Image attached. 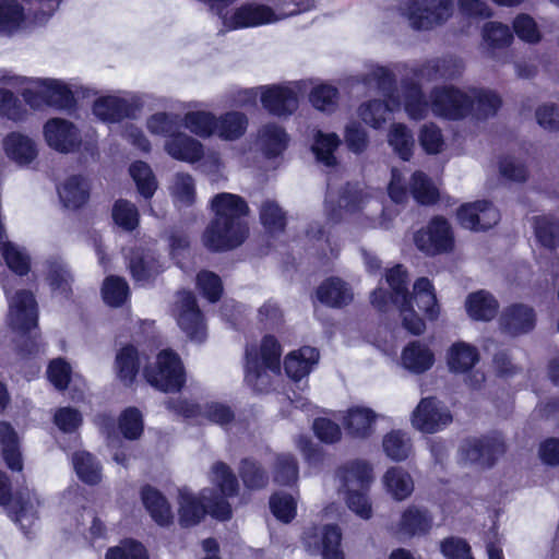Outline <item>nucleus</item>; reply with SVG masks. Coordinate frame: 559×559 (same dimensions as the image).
<instances>
[{
  "mask_svg": "<svg viewBox=\"0 0 559 559\" xmlns=\"http://www.w3.org/2000/svg\"><path fill=\"white\" fill-rule=\"evenodd\" d=\"M173 314L180 330L191 341L201 343L206 338V324L191 293L182 292L177 295Z\"/></svg>",
  "mask_w": 559,
  "mask_h": 559,
  "instance_id": "15",
  "label": "nucleus"
},
{
  "mask_svg": "<svg viewBox=\"0 0 559 559\" xmlns=\"http://www.w3.org/2000/svg\"><path fill=\"white\" fill-rule=\"evenodd\" d=\"M288 134L277 123L263 124L258 131L257 145L267 158L281 155L288 145Z\"/></svg>",
  "mask_w": 559,
  "mask_h": 559,
  "instance_id": "37",
  "label": "nucleus"
},
{
  "mask_svg": "<svg viewBox=\"0 0 559 559\" xmlns=\"http://www.w3.org/2000/svg\"><path fill=\"white\" fill-rule=\"evenodd\" d=\"M340 143L341 141L336 133H325L321 130H317L313 133L311 151L318 162L328 167H331L336 163L334 153L337 150Z\"/></svg>",
  "mask_w": 559,
  "mask_h": 559,
  "instance_id": "47",
  "label": "nucleus"
},
{
  "mask_svg": "<svg viewBox=\"0 0 559 559\" xmlns=\"http://www.w3.org/2000/svg\"><path fill=\"white\" fill-rule=\"evenodd\" d=\"M436 357L432 348L421 342L413 341L402 350L401 365L407 371L421 374L432 368Z\"/></svg>",
  "mask_w": 559,
  "mask_h": 559,
  "instance_id": "33",
  "label": "nucleus"
},
{
  "mask_svg": "<svg viewBox=\"0 0 559 559\" xmlns=\"http://www.w3.org/2000/svg\"><path fill=\"white\" fill-rule=\"evenodd\" d=\"M382 448L388 457L393 461H404L412 452L411 439L406 432L392 430L382 440Z\"/></svg>",
  "mask_w": 559,
  "mask_h": 559,
  "instance_id": "52",
  "label": "nucleus"
},
{
  "mask_svg": "<svg viewBox=\"0 0 559 559\" xmlns=\"http://www.w3.org/2000/svg\"><path fill=\"white\" fill-rule=\"evenodd\" d=\"M381 485L384 492L396 502L407 500L415 490L413 476L402 466L389 467L381 477Z\"/></svg>",
  "mask_w": 559,
  "mask_h": 559,
  "instance_id": "30",
  "label": "nucleus"
},
{
  "mask_svg": "<svg viewBox=\"0 0 559 559\" xmlns=\"http://www.w3.org/2000/svg\"><path fill=\"white\" fill-rule=\"evenodd\" d=\"M379 415L365 405H353L340 412L338 419L346 433L354 439H368L374 432Z\"/></svg>",
  "mask_w": 559,
  "mask_h": 559,
  "instance_id": "25",
  "label": "nucleus"
},
{
  "mask_svg": "<svg viewBox=\"0 0 559 559\" xmlns=\"http://www.w3.org/2000/svg\"><path fill=\"white\" fill-rule=\"evenodd\" d=\"M385 281L391 294L382 288L371 293L370 301L379 310H385L390 302L399 307L402 325L414 335L426 331L425 319L436 321L440 316V305L437 299L433 284L427 277H419L413 285L411 294L407 293V272L397 264L385 272Z\"/></svg>",
  "mask_w": 559,
  "mask_h": 559,
  "instance_id": "1",
  "label": "nucleus"
},
{
  "mask_svg": "<svg viewBox=\"0 0 559 559\" xmlns=\"http://www.w3.org/2000/svg\"><path fill=\"white\" fill-rule=\"evenodd\" d=\"M535 323L536 313L533 307L521 302L506 307L499 317L500 330L510 336L531 332Z\"/></svg>",
  "mask_w": 559,
  "mask_h": 559,
  "instance_id": "27",
  "label": "nucleus"
},
{
  "mask_svg": "<svg viewBox=\"0 0 559 559\" xmlns=\"http://www.w3.org/2000/svg\"><path fill=\"white\" fill-rule=\"evenodd\" d=\"M141 499L146 511L158 525L167 526L173 522L171 507L167 498L156 488L151 486L143 487Z\"/></svg>",
  "mask_w": 559,
  "mask_h": 559,
  "instance_id": "39",
  "label": "nucleus"
},
{
  "mask_svg": "<svg viewBox=\"0 0 559 559\" xmlns=\"http://www.w3.org/2000/svg\"><path fill=\"white\" fill-rule=\"evenodd\" d=\"M1 257L5 265L17 275H25L31 269V257L27 250L13 242L5 240L0 247Z\"/></svg>",
  "mask_w": 559,
  "mask_h": 559,
  "instance_id": "48",
  "label": "nucleus"
},
{
  "mask_svg": "<svg viewBox=\"0 0 559 559\" xmlns=\"http://www.w3.org/2000/svg\"><path fill=\"white\" fill-rule=\"evenodd\" d=\"M118 428L127 440L139 439L144 430L143 415L136 407H127L118 417Z\"/></svg>",
  "mask_w": 559,
  "mask_h": 559,
  "instance_id": "59",
  "label": "nucleus"
},
{
  "mask_svg": "<svg viewBox=\"0 0 559 559\" xmlns=\"http://www.w3.org/2000/svg\"><path fill=\"white\" fill-rule=\"evenodd\" d=\"M167 407L175 414L181 415L185 418L194 419L200 424L204 420H209L224 426L234 418L231 409L217 402L205 403L201 406L186 400L176 399L169 401Z\"/></svg>",
  "mask_w": 559,
  "mask_h": 559,
  "instance_id": "20",
  "label": "nucleus"
},
{
  "mask_svg": "<svg viewBox=\"0 0 559 559\" xmlns=\"http://www.w3.org/2000/svg\"><path fill=\"white\" fill-rule=\"evenodd\" d=\"M411 192L414 199L421 204H431L439 197L437 186L420 171H416L412 176Z\"/></svg>",
  "mask_w": 559,
  "mask_h": 559,
  "instance_id": "62",
  "label": "nucleus"
},
{
  "mask_svg": "<svg viewBox=\"0 0 559 559\" xmlns=\"http://www.w3.org/2000/svg\"><path fill=\"white\" fill-rule=\"evenodd\" d=\"M130 272L136 282L145 283L162 270V264L156 260L151 249H138L129 262Z\"/></svg>",
  "mask_w": 559,
  "mask_h": 559,
  "instance_id": "44",
  "label": "nucleus"
},
{
  "mask_svg": "<svg viewBox=\"0 0 559 559\" xmlns=\"http://www.w3.org/2000/svg\"><path fill=\"white\" fill-rule=\"evenodd\" d=\"M209 479L218 492L213 490L212 500L218 501L234 497L238 491V481L230 467L223 462H215L209 472Z\"/></svg>",
  "mask_w": 559,
  "mask_h": 559,
  "instance_id": "42",
  "label": "nucleus"
},
{
  "mask_svg": "<svg viewBox=\"0 0 559 559\" xmlns=\"http://www.w3.org/2000/svg\"><path fill=\"white\" fill-rule=\"evenodd\" d=\"M129 171L139 193L145 199L152 198L157 189V181L148 164L135 162L130 166Z\"/></svg>",
  "mask_w": 559,
  "mask_h": 559,
  "instance_id": "58",
  "label": "nucleus"
},
{
  "mask_svg": "<svg viewBox=\"0 0 559 559\" xmlns=\"http://www.w3.org/2000/svg\"><path fill=\"white\" fill-rule=\"evenodd\" d=\"M114 369L124 385L132 384L139 370L136 349L132 346L122 347L116 355Z\"/></svg>",
  "mask_w": 559,
  "mask_h": 559,
  "instance_id": "49",
  "label": "nucleus"
},
{
  "mask_svg": "<svg viewBox=\"0 0 559 559\" xmlns=\"http://www.w3.org/2000/svg\"><path fill=\"white\" fill-rule=\"evenodd\" d=\"M164 151L171 158L188 164L199 162L204 155L203 144L198 139L179 130L164 141Z\"/></svg>",
  "mask_w": 559,
  "mask_h": 559,
  "instance_id": "29",
  "label": "nucleus"
},
{
  "mask_svg": "<svg viewBox=\"0 0 559 559\" xmlns=\"http://www.w3.org/2000/svg\"><path fill=\"white\" fill-rule=\"evenodd\" d=\"M504 451L500 437L488 436L466 439L460 447L459 460L464 465L490 466Z\"/></svg>",
  "mask_w": 559,
  "mask_h": 559,
  "instance_id": "19",
  "label": "nucleus"
},
{
  "mask_svg": "<svg viewBox=\"0 0 559 559\" xmlns=\"http://www.w3.org/2000/svg\"><path fill=\"white\" fill-rule=\"evenodd\" d=\"M444 359L449 372L462 377L468 386L476 389L484 382V373L475 369L480 361V353L475 345L456 341L445 350Z\"/></svg>",
  "mask_w": 559,
  "mask_h": 559,
  "instance_id": "11",
  "label": "nucleus"
},
{
  "mask_svg": "<svg viewBox=\"0 0 559 559\" xmlns=\"http://www.w3.org/2000/svg\"><path fill=\"white\" fill-rule=\"evenodd\" d=\"M146 381L163 392L179 391L186 382L185 368L179 356L171 350H162L144 369Z\"/></svg>",
  "mask_w": 559,
  "mask_h": 559,
  "instance_id": "10",
  "label": "nucleus"
},
{
  "mask_svg": "<svg viewBox=\"0 0 559 559\" xmlns=\"http://www.w3.org/2000/svg\"><path fill=\"white\" fill-rule=\"evenodd\" d=\"M368 490L350 489L340 493L348 510L364 521L372 519L374 514L373 503L368 495Z\"/></svg>",
  "mask_w": 559,
  "mask_h": 559,
  "instance_id": "51",
  "label": "nucleus"
},
{
  "mask_svg": "<svg viewBox=\"0 0 559 559\" xmlns=\"http://www.w3.org/2000/svg\"><path fill=\"white\" fill-rule=\"evenodd\" d=\"M73 468L78 477L90 485L97 484L102 478L99 462L86 451H78L72 456Z\"/></svg>",
  "mask_w": 559,
  "mask_h": 559,
  "instance_id": "50",
  "label": "nucleus"
},
{
  "mask_svg": "<svg viewBox=\"0 0 559 559\" xmlns=\"http://www.w3.org/2000/svg\"><path fill=\"white\" fill-rule=\"evenodd\" d=\"M319 352L311 346H302L284 358V369L288 378L300 381L309 376L319 362Z\"/></svg>",
  "mask_w": 559,
  "mask_h": 559,
  "instance_id": "34",
  "label": "nucleus"
},
{
  "mask_svg": "<svg viewBox=\"0 0 559 559\" xmlns=\"http://www.w3.org/2000/svg\"><path fill=\"white\" fill-rule=\"evenodd\" d=\"M147 131L164 141L175 134L179 129L178 116L165 111L151 115L145 122Z\"/></svg>",
  "mask_w": 559,
  "mask_h": 559,
  "instance_id": "57",
  "label": "nucleus"
},
{
  "mask_svg": "<svg viewBox=\"0 0 559 559\" xmlns=\"http://www.w3.org/2000/svg\"><path fill=\"white\" fill-rule=\"evenodd\" d=\"M282 347L272 335H265L260 345H249L246 348L245 381L257 392H266L272 382V376L281 371Z\"/></svg>",
  "mask_w": 559,
  "mask_h": 559,
  "instance_id": "7",
  "label": "nucleus"
},
{
  "mask_svg": "<svg viewBox=\"0 0 559 559\" xmlns=\"http://www.w3.org/2000/svg\"><path fill=\"white\" fill-rule=\"evenodd\" d=\"M402 14L413 27L428 29L449 19L452 3L449 0H415L402 8Z\"/></svg>",
  "mask_w": 559,
  "mask_h": 559,
  "instance_id": "17",
  "label": "nucleus"
},
{
  "mask_svg": "<svg viewBox=\"0 0 559 559\" xmlns=\"http://www.w3.org/2000/svg\"><path fill=\"white\" fill-rule=\"evenodd\" d=\"M170 194L178 207L190 206L195 200V185L189 174L179 173L173 178Z\"/></svg>",
  "mask_w": 559,
  "mask_h": 559,
  "instance_id": "53",
  "label": "nucleus"
},
{
  "mask_svg": "<svg viewBox=\"0 0 559 559\" xmlns=\"http://www.w3.org/2000/svg\"><path fill=\"white\" fill-rule=\"evenodd\" d=\"M105 559H148L142 544L133 539H124L119 545L110 547Z\"/></svg>",
  "mask_w": 559,
  "mask_h": 559,
  "instance_id": "64",
  "label": "nucleus"
},
{
  "mask_svg": "<svg viewBox=\"0 0 559 559\" xmlns=\"http://www.w3.org/2000/svg\"><path fill=\"white\" fill-rule=\"evenodd\" d=\"M306 80L262 86V106L277 117L290 116L299 106L300 96L308 90Z\"/></svg>",
  "mask_w": 559,
  "mask_h": 559,
  "instance_id": "12",
  "label": "nucleus"
},
{
  "mask_svg": "<svg viewBox=\"0 0 559 559\" xmlns=\"http://www.w3.org/2000/svg\"><path fill=\"white\" fill-rule=\"evenodd\" d=\"M388 143L403 160H408L413 154L414 139L412 132L402 123L391 126Z\"/></svg>",
  "mask_w": 559,
  "mask_h": 559,
  "instance_id": "54",
  "label": "nucleus"
},
{
  "mask_svg": "<svg viewBox=\"0 0 559 559\" xmlns=\"http://www.w3.org/2000/svg\"><path fill=\"white\" fill-rule=\"evenodd\" d=\"M499 302L489 292L477 290L465 299L467 316L474 321H491L498 312Z\"/></svg>",
  "mask_w": 559,
  "mask_h": 559,
  "instance_id": "38",
  "label": "nucleus"
},
{
  "mask_svg": "<svg viewBox=\"0 0 559 559\" xmlns=\"http://www.w3.org/2000/svg\"><path fill=\"white\" fill-rule=\"evenodd\" d=\"M5 156L20 166H28L38 156L36 142L21 132H11L3 139Z\"/></svg>",
  "mask_w": 559,
  "mask_h": 559,
  "instance_id": "32",
  "label": "nucleus"
},
{
  "mask_svg": "<svg viewBox=\"0 0 559 559\" xmlns=\"http://www.w3.org/2000/svg\"><path fill=\"white\" fill-rule=\"evenodd\" d=\"M248 235L245 221L214 218L204 230L202 242L212 251H227L243 243Z\"/></svg>",
  "mask_w": 559,
  "mask_h": 559,
  "instance_id": "13",
  "label": "nucleus"
},
{
  "mask_svg": "<svg viewBox=\"0 0 559 559\" xmlns=\"http://www.w3.org/2000/svg\"><path fill=\"white\" fill-rule=\"evenodd\" d=\"M340 481L338 493L350 489H369L373 480L372 466L366 461H352L337 472Z\"/></svg>",
  "mask_w": 559,
  "mask_h": 559,
  "instance_id": "31",
  "label": "nucleus"
},
{
  "mask_svg": "<svg viewBox=\"0 0 559 559\" xmlns=\"http://www.w3.org/2000/svg\"><path fill=\"white\" fill-rule=\"evenodd\" d=\"M533 229L536 240L544 248L559 252V219L549 215L536 216L533 219Z\"/></svg>",
  "mask_w": 559,
  "mask_h": 559,
  "instance_id": "46",
  "label": "nucleus"
},
{
  "mask_svg": "<svg viewBox=\"0 0 559 559\" xmlns=\"http://www.w3.org/2000/svg\"><path fill=\"white\" fill-rule=\"evenodd\" d=\"M195 107V103H183L178 107L187 110L182 117L185 128L201 139L214 136L216 116L207 110H198Z\"/></svg>",
  "mask_w": 559,
  "mask_h": 559,
  "instance_id": "35",
  "label": "nucleus"
},
{
  "mask_svg": "<svg viewBox=\"0 0 559 559\" xmlns=\"http://www.w3.org/2000/svg\"><path fill=\"white\" fill-rule=\"evenodd\" d=\"M324 209L330 219L341 217V213L355 214L361 212L368 219L367 226L390 228L392 221L397 215L396 211L381 207L374 190L357 186H348L335 205V194L328 192Z\"/></svg>",
  "mask_w": 559,
  "mask_h": 559,
  "instance_id": "3",
  "label": "nucleus"
},
{
  "mask_svg": "<svg viewBox=\"0 0 559 559\" xmlns=\"http://www.w3.org/2000/svg\"><path fill=\"white\" fill-rule=\"evenodd\" d=\"M431 527L432 516L430 512L416 504H409L402 510L399 520L392 523L390 530L397 537L411 538L427 534Z\"/></svg>",
  "mask_w": 559,
  "mask_h": 559,
  "instance_id": "24",
  "label": "nucleus"
},
{
  "mask_svg": "<svg viewBox=\"0 0 559 559\" xmlns=\"http://www.w3.org/2000/svg\"><path fill=\"white\" fill-rule=\"evenodd\" d=\"M84 497L79 487L67 489L60 497V508L69 513L76 530L90 523L88 532L92 538L102 537L105 534V526L102 521L95 518L90 511L81 512Z\"/></svg>",
  "mask_w": 559,
  "mask_h": 559,
  "instance_id": "23",
  "label": "nucleus"
},
{
  "mask_svg": "<svg viewBox=\"0 0 559 559\" xmlns=\"http://www.w3.org/2000/svg\"><path fill=\"white\" fill-rule=\"evenodd\" d=\"M90 182L82 176H69L58 187V195L64 207L76 210L90 198Z\"/></svg>",
  "mask_w": 559,
  "mask_h": 559,
  "instance_id": "36",
  "label": "nucleus"
},
{
  "mask_svg": "<svg viewBox=\"0 0 559 559\" xmlns=\"http://www.w3.org/2000/svg\"><path fill=\"white\" fill-rule=\"evenodd\" d=\"M144 105L140 94L119 91L96 97L92 104L93 116L107 124L134 119Z\"/></svg>",
  "mask_w": 559,
  "mask_h": 559,
  "instance_id": "9",
  "label": "nucleus"
},
{
  "mask_svg": "<svg viewBox=\"0 0 559 559\" xmlns=\"http://www.w3.org/2000/svg\"><path fill=\"white\" fill-rule=\"evenodd\" d=\"M403 97V107L411 119H423L429 111L428 104L424 100L421 88L416 82L404 81L401 91L391 94L385 104L373 100L366 103L359 108V116L365 123L378 129L381 128L390 118V115L400 110Z\"/></svg>",
  "mask_w": 559,
  "mask_h": 559,
  "instance_id": "6",
  "label": "nucleus"
},
{
  "mask_svg": "<svg viewBox=\"0 0 559 559\" xmlns=\"http://www.w3.org/2000/svg\"><path fill=\"white\" fill-rule=\"evenodd\" d=\"M416 248L427 255L449 253L454 249L453 230L442 217L432 218L413 237Z\"/></svg>",
  "mask_w": 559,
  "mask_h": 559,
  "instance_id": "14",
  "label": "nucleus"
},
{
  "mask_svg": "<svg viewBox=\"0 0 559 559\" xmlns=\"http://www.w3.org/2000/svg\"><path fill=\"white\" fill-rule=\"evenodd\" d=\"M317 299L329 307L341 308L353 299L348 285L338 277H330L322 282L316 292Z\"/></svg>",
  "mask_w": 559,
  "mask_h": 559,
  "instance_id": "40",
  "label": "nucleus"
},
{
  "mask_svg": "<svg viewBox=\"0 0 559 559\" xmlns=\"http://www.w3.org/2000/svg\"><path fill=\"white\" fill-rule=\"evenodd\" d=\"M451 421L452 415L448 407L432 397L423 399L412 415L413 427L425 433L442 430Z\"/></svg>",
  "mask_w": 559,
  "mask_h": 559,
  "instance_id": "21",
  "label": "nucleus"
},
{
  "mask_svg": "<svg viewBox=\"0 0 559 559\" xmlns=\"http://www.w3.org/2000/svg\"><path fill=\"white\" fill-rule=\"evenodd\" d=\"M307 81L308 87L311 85L308 96L311 106L324 114L335 111L338 105V90L329 83Z\"/></svg>",
  "mask_w": 559,
  "mask_h": 559,
  "instance_id": "45",
  "label": "nucleus"
},
{
  "mask_svg": "<svg viewBox=\"0 0 559 559\" xmlns=\"http://www.w3.org/2000/svg\"><path fill=\"white\" fill-rule=\"evenodd\" d=\"M23 20V9L14 0H0V34L13 33Z\"/></svg>",
  "mask_w": 559,
  "mask_h": 559,
  "instance_id": "63",
  "label": "nucleus"
},
{
  "mask_svg": "<svg viewBox=\"0 0 559 559\" xmlns=\"http://www.w3.org/2000/svg\"><path fill=\"white\" fill-rule=\"evenodd\" d=\"M248 117L240 111L231 110L216 116L214 136L223 141H237L247 131Z\"/></svg>",
  "mask_w": 559,
  "mask_h": 559,
  "instance_id": "43",
  "label": "nucleus"
},
{
  "mask_svg": "<svg viewBox=\"0 0 559 559\" xmlns=\"http://www.w3.org/2000/svg\"><path fill=\"white\" fill-rule=\"evenodd\" d=\"M430 99V109L435 116L453 120L469 112L487 117L493 115L501 105L496 93L472 87L466 90L452 86L435 88Z\"/></svg>",
  "mask_w": 559,
  "mask_h": 559,
  "instance_id": "2",
  "label": "nucleus"
},
{
  "mask_svg": "<svg viewBox=\"0 0 559 559\" xmlns=\"http://www.w3.org/2000/svg\"><path fill=\"white\" fill-rule=\"evenodd\" d=\"M0 117L14 122H21L27 118V109L19 97L3 87H0Z\"/></svg>",
  "mask_w": 559,
  "mask_h": 559,
  "instance_id": "61",
  "label": "nucleus"
},
{
  "mask_svg": "<svg viewBox=\"0 0 559 559\" xmlns=\"http://www.w3.org/2000/svg\"><path fill=\"white\" fill-rule=\"evenodd\" d=\"M456 215L461 226L471 230L491 228L500 219L499 211L484 200L463 204Z\"/></svg>",
  "mask_w": 559,
  "mask_h": 559,
  "instance_id": "26",
  "label": "nucleus"
},
{
  "mask_svg": "<svg viewBox=\"0 0 559 559\" xmlns=\"http://www.w3.org/2000/svg\"><path fill=\"white\" fill-rule=\"evenodd\" d=\"M3 290L8 300V323L17 332H29L37 325V304L33 294L21 289L10 294L8 286L3 285Z\"/></svg>",
  "mask_w": 559,
  "mask_h": 559,
  "instance_id": "18",
  "label": "nucleus"
},
{
  "mask_svg": "<svg viewBox=\"0 0 559 559\" xmlns=\"http://www.w3.org/2000/svg\"><path fill=\"white\" fill-rule=\"evenodd\" d=\"M213 490L204 488L200 496H195L187 488L178 490V513L182 526L198 524L206 513L218 520H228L231 516V508L228 501L212 500Z\"/></svg>",
  "mask_w": 559,
  "mask_h": 559,
  "instance_id": "8",
  "label": "nucleus"
},
{
  "mask_svg": "<svg viewBox=\"0 0 559 559\" xmlns=\"http://www.w3.org/2000/svg\"><path fill=\"white\" fill-rule=\"evenodd\" d=\"M298 12L289 0H253L233 9L218 8L217 15L223 26L233 31L276 23Z\"/></svg>",
  "mask_w": 559,
  "mask_h": 559,
  "instance_id": "4",
  "label": "nucleus"
},
{
  "mask_svg": "<svg viewBox=\"0 0 559 559\" xmlns=\"http://www.w3.org/2000/svg\"><path fill=\"white\" fill-rule=\"evenodd\" d=\"M342 534L336 525L306 527L301 543L309 554H321L322 559H344Z\"/></svg>",
  "mask_w": 559,
  "mask_h": 559,
  "instance_id": "16",
  "label": "nucleus"
},
{
  "mask_svg": "<svg viewBox=\"0 0 559 559\" xmlns=\"http://www.w3.org/2000/svg\"><path fill=\"white\" fill-rule=\"evenodd\" d=\"M260 221L270 235H276L284 230L285 214L278 204L272 200H265L260 207Z\"/></svg>",
  "mask_w": 559,
  "mask_h": 559,
  "instance_id": "60",
  "label": "nucleus"
},
{
  "mask_svg": "<svg viewBox=\"0 0 559 559\" xmlns=\"http://www.w3.org/2000/svg\"><path fill=\"white\" fill-rule=\"evenodd\" d=\"M41 504L39 496L26 489L16 493L9 504L8 513L22 530H27L38 520Z\"/></svg>",
  "mask_w": 559,
  "mask_h": 559,
  "instance_id": "28",
  "label": "nucleus"
},
{
  "mask_svg": "<svg viewBox=\"0 0 559 559\" xmlns=\"http://www.w3.org/2000/svg\"><path fill=\"white\" fill-rule=\"evenodd\" d=\"M483 39L486 50L493 58L495 50L509 46L513 36L507 25L491 22L484 26Z\"/></svg>",
  "mask_w": 559,
  "mask_h": 559,
  "instance_id": "55",
  "label": "nucleus"
},
{
  "mask_svg": "<svg viewBox=\"0 0 559 559\" xmlns=\"http://www.w3.org/2000/svg\"><path fill=\"white\" fill-rule=\"evenodd\" d=\"M0 442L3 445V456L12 471L22 469V457L17 448V436L8 423H0Z\"/></svg>",
  "mask_w": 559,
  "mask_h": 559,
  "instance_id": "56",
  "label": "nucleus"
},
{
  "mask_svg": "<svg viewBox=\"0 0 559 559\" xmlns=\"http://www.w3.org/2000/svg\"><path fill=\"white\" fill-rule=\"evenodd\" d=\"M46 144L60 153H71L81 145L80 131L76 126L63 118H51L43 127Z\"/></svg>",
  "mask_w": 559,
  "mask_h": 559,
  "instance_id": "22",
  "label": "nucleus"
},
{
  "mask_svg": "<svg viewBox=\"0 0 559 559\" xmlns=\"http://www.w3.org/2000/svg\"><path fill=\"white\" fill-rule=\"evenodd\" d=\"M211 209L215 215L214 218L243 221L249 207L246 201L233 193H218L211 200Z\"/></svg>",
  "mask_w": 559,
  "mask_h": 559,
  "instance_id": "41",
  "label": "nucleus"
},
{
  "mask_svg": "<svg viewBox=\"0 0 559 559\" xmlns=\"http://www.w3.org/2000/svg\"><path fill=\"white\" fill-rule=\"evenodd\" d=\"M83 86L78 80H63L49 76H28L21 96L26 106L33 110L53 108L64 110L73 106L75 94Z\"/></svg>",
  "mask_w": 559,
  "mask_h": 559,
  "instance_id": "5",
  "label": "nucleus"
}]
</instances>
